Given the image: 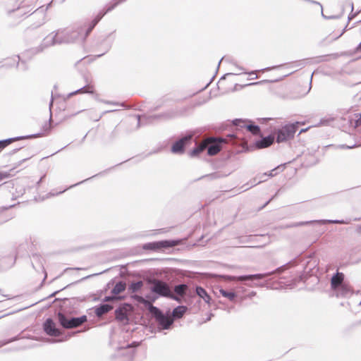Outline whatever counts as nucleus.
Here are the masks:
<instances>
[{
	"instance_id": "obj_21",
	"label": "nucleus",
	"mask_w": 361,
	"mask_h": 361,
	"mask_svg": "<svg viewBox=\"0 0 361 361\" xmlns=\"http://www.w3.org/2000/svg\"><path fill=\"white\" fill-rule=\"evenodd\" d=\"M15 139H7L4 140H0V149H4L5 147L11 144Z\"/></svg>"
},
{
	"instance_id": "obj_13",
	"label": "nucleus",
	"mask_w": 361,
	"mask_h": 361,
	"mask_svg": "<svg viewBox=\"0 0 361 361\" xmlns=\"http://www.w3.org/2000/svg\"><path fill=\"white\" fill-rule=\"evenodd\" d=\"M196 293L202 299L204 300L205 302L210 304L211 298L204 288L197 287L196 288Z\"/></svg>"
},
{
	"instance_id": "obj_5",
	"label": "nucleus",
	"mask_w": 361,
	"mask_h": 361,
	"mask_svg": "<svg viewBox=\"0 0 361 361\" xmlns=\"http://www.w3.org/2000/svg\"><path fill=\"white\" fill-rule=\"evenodd\" d=\"M152 291L161 296L171 297L175 300H178L176 297L171 296V291L169 286L160 281H154L152 286Z\"/></svg>"
},
{
	"instance_id": "obj_29",
	"label": "nucleus",
	"mask_w": 361,
	"mask_h": 361,
	"mask_svg": "<svg viewBox=\"0 0 361 361\" xmlns=\"http://www.w3.org/2000/svg\"><path fill=\"white\" fill-rule=\"evenodd\" d=\"M329 222H331V223H341V221H329Z\"/></svg>"
},
{
	"instance_id": "obj_15",
	"label": "nucleus",
	"mask_w": 361,
	"mask_h": 361,
	"mask_svg": "<svg viewBox=\"0 0 361 361\" xmlns=\"http://www.w3.org/2000/svg\"><path fill=\"white\" fill-rule=\"evenodd\" d=\"M112 308V306L109 305H102L95 309V313L98 317H101L102 314L110 311Z\"/></svg>"
},
{
	"instance_id": "obj_14",
	"label": "nucleus",
	"mask_w": 361,
	"mask_h": 361,
	"mask_svg": "<svg viewBox=\"0 0 361 361\" xmlns=\"http://www.w3.org/2000/svg\"><path fill=\"white\" fill-rule=\"evenodd\" d=\"M338 296H348L351 290L348 286L343 284L337 290H336Z\"/></svg>"
},
{
	"instance_id": "obj_24",
	"label": "nucleus",
	"mask_w": 361,
	"mask_h": 361,
	"mask_svg": "<svg viewBox=\"0 0 361 361\" xmlns=\"http://www.w3.org/2000/svg\"><path fill=\"white\" fill-rule=\"evenodd\" d=\"M118 299H120V297H117L114 295V296L105 297V298L104 299V301L108 302V301H113V300H118Z\"/></svg>"
},
{
	"instance_id": "obj_3",
	"label": "nucleus",
	"mask_w": 361,
	"mask_h": 361,
	"mask_svg": "<svg viewBox=\"0 0 361 361\" xmlns=\"http://www.w3.org/2000/svg\"><path fill=\"white\" fill-rule=\"evenodd\" d=\"M298 123L288 124L279 130L276 136L277 142H285L293 137L296 132Z\"/></svg>"
},
{
	"instance_id": "obj_6",
	"label": "nucleus",
	"mask_w": 361,
	"mask_h": 361,
	"mask_svg": "<svg viewBox=\"0 0 361 361\" xmlns=\"http://www.w3.org/2000/svg\"><path fill=\"white\" fill-rule=\"evenodd\" d=\"M178 243L177 240H161L155 243H150L145 245L144 248L150 250H158L163 247H170L176 245Z\"/></svg>"
},
{
	"instance_id": "obj_8",
	"label": "nucleus",
	"mask_w": 361,
	"mask_h": 361,
	"mask_svg": "<svg viewBox=\"0 0 361 361\" xmlns=\"http://www.w3.org/2000/svg\"><path fill=\"white\" fill-rule=\"evenodd\" d=\"M131 306L124 304L116 310V317L118 320L124 322L128 319L127 314L131 310Z\"/></svg>"
},
{
	"instance_id": "obj_30",
	"label": "nucleus",
	"mask_w": 361,
	"mask_h": 361,
	"mask_svg": "<svg viewBox=\"0 0 361 361\" xmlns=\"http://www.w3.org/2000/svg\"><path fill=\"white\" fill-rule=\"evenodd\" d=\"M357 49L361 51V42L360 43V44L358 45L357 47Z\"/></svg>"
},
{
	"instance_id": "obj_4",
	"label": "nucleus",
	"mask_w": 361,
	"mask_h": 361,
	"mask_svg": "<svg viewBox=\"0 0 361 361\" xmlns=\"http://www.w3.org/2000/svg\"><path fill=\"white\" fill-rule=\"evenodd\" d=\"M59 321L66 329L77 327L86 321V317L67 319L63 314H59Z\"/></svg>"
},
{
	"instance_id": "obj_20",
	"label": "nucleus",
	"mask_w": 361,
	"mask_h": 361,
	"mask_svg": "<svg viewBox=\"0 0 361 361\" xmlns=\"http://www.w3.org/2000/svg\"><path fill=\"white\" fill-rule=\"evenodd\" d=\"M186 289L185 285H179L175 287V292L178 295H183Z\"/></svg>"
},
{
	"instance_id": "obj_9",
	"label": "nucleus",
	"mask_w": 361,
	"mask_h": 361,
	"mask_svg": "<svg viewBox=\"0 0 361 361\" xmlns=\"http://www.w3.org/2000/svg\"><path fill=\"white\" fill-rule=\"evenodd\" d=\"M44 331L49 336H57L60 334V331L56 328V324L51 319H47L44 324Z\"/></svg>"
},
{
	"instance_id": "obj_26",
	"label": "nucleus",
	"mask_w": 361,
	"mask_h": 361,
	"mask_svg": "<svg viewBox=\"0 0 361 361\" xmlns=\"http://www.w3.org/2000/svg\"><path fill=\"white\" fill-rule=\"evenodd\" d=\"M280 169H283V166H278V167H276V169H273L272 171H271L269 173L268 176H269V177H272V176H274V174L273 173V172H274V171H276V170Z\"/></svg>"
},
{
	"instance_id": "obj_12",
	"label": "nucleus",
	"mask_w": 361,
	"mask_h": 361,
	"mask_svg": "<svg viewBox=\"0 0 361 361\" xmlns=\"http://www.w3.org/2000/svg\"><path fill=\"white\" fill-rule=\"evenodd\" d=\"M343 280V275L342 274L338 273L336 275L332 277L331 279V286L336 290L341 286L343 285L342 281Z\"/></svg>"
},
{
	"instance_id": "obj_2",
	"label": "nucleus",
	"mask_w": 361,
	"mask_h": 361,
	"mask_svg": "<svg viewBox=\"0 0 361 361\" xmlns=\"http://www.w3.org/2000/svg\"><path fill=\"white\" fill-rule=\"evenodd\" d=\"M221 140H216L214 138H207L203 141L199 146L190 152V156L195 157L200 154L206 148L207 154L210 156L216 154L221 149Z\"/></svg>"
},
{
	"instance_id": "obj_7",
	"label": "nucleus",
	"mask_w": 361,
	"mask_h": 361,
	"mask_svg": "<svg viewBox=\"0 0 361 361\" xmlns=\"http://www.w3.org/2000/svg\"><path fill=\"white\" fill-rule=\"evenodd\" d=\"M55 42H73L78 37V33L75 31L73 32H58L56 35Z\"/></svg>"
},
{
	"instance_id": "obj_17",
	"label": "nucleus",
	"mask_w": 361,
	"mask_h": 361,
	"mask_svg": "<svg viewBox=\"0 0 361 361\" xmlns=\"http://www.w3.org/2000/svg\"><path fill=\"white\" fill-rule=\"evenodd\" d=\"M126 288V285L123 282H118L117 283L114 288L112 289V293L116 296V295L122 293L125 290Z\"/></svg>"
},
{
	"instance_id": "obj_18",
	"label": "nucleus",
	"mask_w": 361,
	"mask_h": 361,
	"mask_svg": "<svg viewBox=\"0 0 361 361\" xmlns=\"http://www.w3.org/2000/svg\"><path fill=\"white\" fill-rule=\"evenodd\" d=\"M219 293L223 297L228 298L231 301L234 300V299L236 297V294L233 291H227L222 288H220Z\"/></svg>"
},
{
	"instance_id": "obj_27",
	"label": "nucleus",
	"mask_w": 361,
	"mask_h": 361,
	"mask_svg": "<svg viewBox=\"0 0 361 361\" xmlns=\"http://www.w3.org/2000/svg\"><path fill=\"white\" fill-rule=\"evenodd\" d=\"M226 279L228 281H235L236 276H226Z\"/></svg>"
},
{
	"instance_id": "obj_1",
	"label": "nucleus",
	"mask_w": 361,
	"mask_h": 361,
	"mask_svg": "<svg viewBox=\"0 0 361 361\" xmlns=\"http://www.w3.org/2000/svg\"><path fill=\"white\" fill-rule=\"evenodd\" d=\"M139 301L148 307L149 312L154 316L161 329H169L173 323V319L169 312L163 314L157 307L153 306L149 301L139 298Z\"/></svg>"
},
{
	"instance_id": "obj_19",
	"label": "nucleus",
	"mask_w": 361,
	"mask_h": 361,
	"mask_svg": "<svg viewBox=\"0 0 361 361\" xmlns=\"http://www.w3.org/2000/svg\"><path fill=\"white\" fill-rule=\"evenodd\" d=\"M262 277V275H261V274L246 275V276H236V281L259 279H261Z\"/></svg>"
},
{
	"instance_id": "obj_10",
	"label": "nucleus",
	"mask_w": 361,
	"mask_h": 361,
	"mask_svg": "<svg viewBox=\"0 0 361 361\" xmlns=\"http://www.w3.org/2000/svg\"><path fill=\"white\" fill-rule=\"evenodd\" d=\"M191 137L192 135H189L177 141L172 147V152L174 153L182 152L184 145L191 139Z\"/></svg>"
},
{
	"instance_id": "obj_23",
	"label": "nucleus",
	"mask_w": 361,
	"mask_h": 361,
	"mask_svg": "<svg viewBox=\"0 0 361 361\" xmlns=\"http://www.w3.org/2000/svg\"><path fill=\"white\" fill-rule=\"evenodd\" d=\"M142 286V283L141 281H139V282H137V283H133L131 285V289L133 290V291H135L138 289H140L141 288V286Z\"/></svg>"
},
{
	"instance_id": "obj_16",
	"label": "nucleus",
	"mask_w": 361,
	"mask_h": 361,
	"mask_svg": "<svg viewBox=\"0 0 361 361\" xmlns=\"http://www.w3.org/2000/svg\"><path fill=\"white\" fill-rule=\"evenodd\" d=\"M187 308L184 306H178L176 307L173 312L171 317L173 318H180L183 316L185 312H186Z\"/></svg>"
},
{
	"instance_id": "obj_28",
	"label": "nucleus",
	"mask_w": 361,
	"mask_h": 361,
	"mask_svg": "<svg viewBox=\"0 0 361 361\" xmlns=\"http://www.w3.org/2000/svg\"><path fill=\"white\" fill-rule=\"evenodd\" d=\"M6 176L2 173H0V181L2 180Z\"/></svg>"
},
{
	"instance_id": "obj_11",
	"label": "nucleus",
	"mask_w": 361,
	"mask_h": 361,
	"mask_svg": "<svg viewBox=\"0 0 361 361\" xmlns=\"http://www.w3.org/2000/svg\"><path fill=\"white\" fill-rule=\"evenodd\" d=\"M273 142L274 137L272 136H268L257 141L255 145L257 148L262 149L270 146Z\"/></svg>"
},
{
	"instance_id": "obj_25",
	"label": "nucleus",
	"mask_w": 361,
	"mask_h": 361,
	"mask_svg": "<svg viewBox=\"0 0 361 361\" xmlns=\"http://www.w3.org/2000/svg\"><path fill=\"white\" fill-rule=\"evenodd\" d=\"M355 118H356V123L355 125V127H357L358 126L360 123H361V115H355Z\"/></svg>"
},
{
	"instance_id": "obj_22",
	"label": "nucleus",
	"mask_w": 361,
	"mask_h": 361,
	"mask_svg": "<svg viewBox=\"0 0 361 361\" xmlns=\"http://www.w3.org/2000/svg\"><path fill=\"white\" fill-rule=\"evenodd\" d=\"M247 128L253 134H258L259 133V128L257 126L249 125L247 126Z\"/></svg>"
},
{
	"instance_id": "obj_31",
	"label": "nucleus",
	"mask_w": 361,
	"mask_h": 361,
	"mask_svg": "<svg viewBox=\"0 0 361 361\" xmlns=\"http://www.w3.org/2000/svg\"><path fill=\"white\" fill-rule=\"evenodd\" d=\"M307 129H302L300 131V134L302 133H304L307 130Z\"/></svg>"
}]
</instances>
